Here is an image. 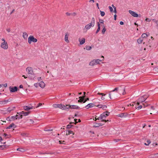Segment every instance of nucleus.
I'll list each match as a JSON object with an SVG mask.
<instances>
[{
	"label": "nucleus",
	"instance_id": "obj_20",
	"mask_svg": "<svg viewBox=\"0 0 158 158\" xmlns=\"http://www.w3.org/2000/svg\"><path fill=\"white\" fill-rule=\"evenodd\" d=\"M98 94L99 95H102V96L101 98V99L102 100H103L105 99V98L104 96L106 95V94H104L103 93H98Z\"/></svg>",
	"mask_w": 158,
	"mask_h": 158
},
{
	"label": "nucleus",
	"instance_id": "obj_33",
	"mask_svg": "<svg viewBox=\"0 0 158 158\" xmlns=\"http://www.w3.org/2000/svg\"><path fill=\"white\" fill-rule=\"evenodd\" d=\"M101 60L99 59H97V60H95V63L96 65L98 64H99V62L101 61Z\"/></svg>",
	"mask_w": 158,
	"mask_h": 158
},
{
	"label": "nucleus",
	"instance_id": "obj_16",
	"mask_svg": "<svg viewBox=\"0 0 158 158\" xmlns=\"http://www.w3.org/2000/svg\"><path fill=\"white\" fill-rule=\"evenodd\" d=\"M39 85L42 88H44L45 86V84L43 81H41L39 83Z\"/></svg>",
	"mask_w": 158,
	"mask_h": 158
},
{
	"label": "nucleus",
	"instance_id": "obj_15",
	"mask_svg": "<svg viewBox=\"0 0 158 158\" xmlns=\"http://www.w3.org/2000/svg\"><path fill=\"white\" fill-rule=\"evenodd\" d=\"M84 94L85 96L83 97H80L79 98H80L79 100H78V102H82L84 99V98L85 97V92H84Z\"/></svg>",
	"mask_w": 158,
	"mask_h": 158
},
{
	"label": "nucleus",
	"instance_id": "obj_28",
	"mask_svg": "<svg viewBox=\"0 0 158 158\" xmlns=\"http://www.w3.org/2000/svg\"><path fill=\"white\" fill-rule=\"evenodd\" d=\"M15 108L14 107H9L7 109V112H10L11 111L13 110Z\"/></svg>",
	"mask_w": 158,
	"mask_h": 158
},
{
	"label": "nucleus",
	"instance_id": "obj_10",
	"mask_svg": "<svg viewBox=\"0 0 158 158\" xmlns=\"http://www.w3.org/2000/svg\"><path fill=\"white\" fill-rule=\"evenodd\" d=\"M9 88L10 92H16L18 90V88L16 86L14 87L10 86Z\"/></svg>",
	"mask_w": 158,
	"mask_h": 158
},
{
	"label": "nucleus",
	"instance_id": "obj_2",
	"mask_svg": "<svg viewBox=\"0 0 158 158\" xmlns=\"http://www.w3.org/2000/svg\"><path fill=\"white\" fill-rule=\"evenodd\" d=\"M95 20L94 18L93 17L92 18L91 23L86 25L84 29L87 31L91 27H94L95 25Z\"/></svg>",
	"mask_w": 158,
	"mask_h": 158
},
{
	"label": "nucleus",
	"instance_id": "obj_46",
	"mask_svg": "<svg viewBox=\"0 0 158 158\" xmlns=\"http://www.w3.org/2000/svg\"><path fill=\"white\" fill-rule=\"evenodd\" d=\"M151 19H148V18H146L145 19V21L146 22H150L151 21Z\"/></svg>",
	"mask_w": 158,
	"mask_h": 158
},
{
	"label": "nucleus",
	"instance_id": "obj_54",
	"mask_svg": "<svg viewBox=\"0 0 158 158\" xmlns=\"http://www.w3.org/2000/svg\"><path fill=\"white\" fill-rule=\"evenodd\" d=\"M129 106H134V105L133 104H129L127 105V107H128Z\"/></svg>",
	"mask_w": 158,
	"mask_h": 158
},
{
	"label": "nucleus",
	"instance_id": "obj_32",
	"mask_svg": "<svg viewBox=\"0 0 158 158\" xmlns=\"http://www.w3.org/2000/svg\"><path fill=\"white\" fill-rule=\"evenodd\" d=\"M148 36V35H147V34H145V33H143L142 34L141 37L143 39V38H144Z\"/></svg>",
	"mask_w": 158,
	"mask_h": 158
},
{
	"label": "nucleus",
	"instance_id": "obj_40",
	"mask_svg": "<svg viewBox=\"0 0 158 158\" xmlns=\"http://www.w3.org/2000/svg\"><path fill=\"white\" fill-rule=\"evenodd\" d=\"M112 6H113V8H114V12L115 13H116V7L115 6H114L113 5H112Z\"/></svg>",
	"mask_w": 158,
	"mask_h": 158
},
{
	"label": "nucleus",
	"instance_id": "obj_60",
	"mask_svg": "<svg viewBox=\"0 0 158 158\" xmlns=\"http://www.w3.org/2000/svg\"><path fill=\"white\" fill-rule=\"evenodd\" d=\"M22 117H23V115H21L19 117H18V118L19 119V118H22Z\"/></svg>",
	"mask_w": 158,
	"mask_h": 158
},
{
	"label": "nucleus",
	"instance_id": "obj_14",
	"mask_svg": "<svg viewBox=\"0 0 158 158\" xmlns=\"http://www.w3.org/2000/svg\"><path fill=\"white\" fill-rule=\"evenodd\" d=\"M97 107L99 108H102L104 110H105L106 108H107V106L106 105H98L97 106Z\"/></svg>",
	"mask_w": 158,
	"mask_h": 158
},
{
	"label": "nucleus",
	"instance_id": "obj_4",
	"mask_svg": "<svg viewBox=\"0 0 158 158\" xmlns=\"http://www.w3.org/2000/svg\"><path fill=\"white\" fill-rule=\"evenodd\" d=\"M53 106L55 108H58L64 110L67 109V105L65 106L64 105L55 104L53 105Z\"/></svg>",
	"mask_w": 158,
	"mask_h": 158
},
{
	"label": "nucleus",
	"instance_id": "obj_49",
	"mask_svg": "<svg viewBox=\"0 0 158 158\" xmlns=\"http://www.w3.org/2000/svg\"><path fill=\"white\" fill-rule=\"evenodd\" d=\"M154 70L155 72H158V68H156L154 69Z\"/></svg>",
	"mask_w": 158,
	"mask_h": 158
},
{
	"label": "nucleus",
	"instance_id": "obj_35",
	"mask_svg": "<svg viewBox=\"0 0 158 158\" xmlns=\"http://www.w3.org/2000/svg\"><path fill=\"white\" fill-rule=\"evenodd\" d=\"M74 134L73 133V131H70V130L69 131H68V132L66 133V135H69L70 134Z\"/></svg>",
	"mask_w": 158,
	"mask_h": 158
},
{
	"label": "nucleus",
	"instance_id": "obj_23",
	"mask_svg": "<svg viewBox=\"0 0 158 158\" xmlns=\"http://www.w3.org/2000/svg\"><path fill=\"white\" fill-rule=\"evenodd\" d=\"M28 35L26 32H24L23 34V37L24 39H26Z\"/></svg>",
	"mask_w": 158,
	"mask_h": 158
},
{
	"label": "nucleus",
	"instance_id": "obj_42",
	"mask_svg": "<svg viewBox=\"0 0 158 158\" xmlns=\"http://www.w3.org/2000/svg\"><path fill=\"white\" fill-rule=\"evenodd\" d=\"M109 8L110 9V11L111 12H112L113 10V8L110 6H109Z\"/></svg>",
	"mask_w": 158,
	"mask_h": 158
},
{
	"label": "nucleus",
	"instance_id": "obj_29",
	"mask_svg": "<svg viewBox=\"0 0 158 158\" xmlns=\"http://www.w3.org/2000/svg\"><path fill=\"white\" fill-rule=\"evenodd\" d=\"M104 124L102 123H96L95 125V127H99L102 126Z\"/></svg>",
	"mask_w": 158,
	"mask_h": 158
},
{
	"label": "nucleus",
	"instance_id": "obj_43",
	"mask_svg": "<svg viewBox=\"0 0 158 158\" xmlns=\"http://www.w3.org/2000/svg\"><path fill=\"white\" fill-rule=\"evenodd\" d=\"M72 126V125L69 124L67 126V128L69 129V128H71Z\"/></svg>",
	"mask_w": 158,
	"mask_h": 158
},
{
	"label": "nucleus",
	"instance_id": "obj_22",
	"mask_svg": "<svg viewBox=\"0 0 158 158\" xmlns=\"http://www.w3.org/2000/svg\"><path fill=\"white\" fill-rule=\"evenodd\" d=\"M98 24V29L96 32V33L97 34L98 33V32L99 31L100 29V24L99 22H98L97 23Z\"/></svg>",
	"mask_w": 158,
	"mask_h": 158
},
{
	"label": "nucleus",
	"instance_id": "obj_64",
	"mask_svg": "<svg viewBox=\"0 0 158 158\" xmlns=\"http://www.w3.org/2000/svg\"><path fill=\"white\" fill-rule=\"evenodd\" d=\"M2 140V138L1 137H0V142Z\"/></svg>",
	"mask_w": 158,
	"mask_h": 158
},
{
	"label": "nucleus",
	"instance_id": "obj_48",
	"mask_svg": "<svg viewBox=\"0 0 158 158\" xmlns=\"http://www.w3.org/2000/svg\"><path fill=\"white\" fill-rule=\"evenodd\" d=\"M34 85L35 87H36L37 88L38 87V85H39V84H38L37 83H36L34 84Z\"/></svg>",
	"mask_w": 158,
	"mask_h": 158
},
{
	"label": "nucleus",
	"instance_id": "obj_7",
	"mask_svg": "<svg viewBox=\"0 0 158 158\" xmlns=\"http://www.w3.org/2000/svg\"><path fill=\"white\" fill-rule=\"evenodd\" d=\"M69 108H71V109H80V107L77 106L67 105V109H69Z\"/></svg>",
	"mask_w": 158,
	"mask_h": 158
},
{
	"label": "nucleus",
	"instance_id": "obj_31",
	"mask_svg": "<svg viewBox=\"0 0 158 158\" xmlns=\"http://www.w3.org/2000/svg\"><path fill=\"white\" fill-rule=\"evenodd\" d=\"M17 150L21 152H24L25 151V149L22 148H18L17 149Z\"/></svg>",
	"mask_w": 158,
	"mask_h": 158
},
{
	"label": "nucleus",
	"instance_id": "obj_45",
	"mask_svg": "<svg viewBox=\"0 0 158 158\" xmlns=\"http://www.w3.org/2000/svg\"><path fill=\"white\" fill-rule=\"evenodd\" d=\"M118 116L121 117H124V114H118Z\"/></svg>",
	"mask_w": 158,
	"mask_h": 158
},
{
	"label": "nucleus",
	"instance_id": "obj_58",
	"mask_svg": "<svg viewBox=\"0 0 158 158\" xmlns=\"http://www.w3.org/2000/svg\"><path fill=\"white\" fill-rule=\"evenodd\" d=\"M6 31L8 32H9L10 31V28H8V29H6Z\"/></svg>",
	"mask_w": 158,
	"mask_h": 158
},
{
	"label": "nucleus",
	"instance_id": "obj_50",
	"mask_svg": "<svg viewBox=\"0 0 158 158\" xmlns=\"http://www.w3.org/2000/svg\"><path fill=\"white\" fill-rule=\"evenodd\" d=\"M37 80L38 81H40L42 80V78L41 77H39L37 78Z\"/></svg>",
	"mask_w": 158,
	"mask_h": 158
},
{
	"label": "nucleus",
	"instance_id": "obj_59",
	"mask_svg": "<svg viewBox=\"0 0 158 158\" xmlns=\"http://www.w3.org/2000/svg\"><path fill=\"white\" fill-rule=\"evenodd\" d=\"M120 24L121 25H123L124 24V23L122 21H120Z\"/></svg>",
	"mask_w": 158,
	"mask_h": 158
},
{
	"label": "nucleus",
	"instance_id": "obj_62",
	"mask_svg": "<svg viewBox=\"0 0 158 158\" xmlns=\"http://www.w3.org/2000/svg\"><path fill=\"white\" fill-rule=\"evenodd\" d=\"M19 88H23V85H20L19 86Z\"/></svg>",
	"mask_w": 158,
	"mask_h": 158
},
{
	"label": "nucleus",
	"instance_id": "obj_3",
	"mask_svg": "<svg viewBox=\"0 0 158 158\" xmlns=\"http://www.w3.org/2000/svg\"><path fill=\"white\" fill-rule=\"evenodd\" d=\"M148 98V97L146 95H143L140 97L137 102V105H139L140 103H142L144 102Z\"/></svg>",
	"mask_w": 158,
	"mask_h": 158
},
{
	"label": "nucleus",
	"instance_id": "obj_8",
	"mask_svg": "<svg viewBox=\"0 0 158 158\" xmlns=\"http://www.w3.org/2000/svg\"><path fill=\"white\" fill-rule=\"evenodd\" d=\"M118 92L120 94H122L123 95H124L125 94L124 87L123 86L119 88Z\"/></svg>",
	"mask_w": 158,
	"mask_h": 158
},
{
	"label": "nucleus",
	"instance_id": "obj_6",
	"mask_svg": "<svg viewBox=\"0 0 158 158\" xmlns=\"http://www.w3.org/2000/svg\"><path fill=\"white\" fill-rule=\"evenodd\" d=\"M28 41L29 44H31L32 42L34 43L36 42L37 41V39L34 38L33 36L30 35L28 38Z\"/></svg>",
	"mask_w": 158,
	"mask_h": 158
},
{
	"label": "nucleus",
	"instance_id": "obj_18",
	"mask_svg": "<svg viewBox=\"0 0 158 158\" xmlns=\"http://www.w3.org/2000/svg\"><path fill=\"white\" fill-rule=\"evenodd\" d=\"M85 39L84 38H82L81 40L79 39V41L80 42V44L81 45L85 43Z\"/></svg>",
	"mask_w": 158,
	"mask_h": 158
},
{
	"label": "nucleus",
	"instance_id": "obj_19",
	"mask_svg": "<svg viewBox=\"0 0 158 158\" xmlns=\"http://www.w3.org/2000/svg\"><path fill=\"white\" fill-rule=\"evenodd\" d=\"M68 36L69 35L68 34V33H66L65 35L64 40L67 43L69 42V41L68 40Z\"/></svg>",
	"mask_w": 158,
	"mask_h": 158
},
{
	"label": "nucleus",
	"instance_id": "obj_12",
	"mask_svg": "<svg viewBox=\"0 0 158 158\" xmlns=\"http://www.w3.org/2000/svg\"><path fill=\"white\" fill-rule=\"evenodd\" d=\"M129 12L130 14L134 17H138V15L137 13L131 10H129Z\"/></svg>",
	"mask_w": 158,
	"mask_h": 158
},
{
	"label": "nucleus",
	"instance_id": "obj_38",
	"mask_svg": "<svg viewBox=\"0 0 158 158\" xmlns=\"http://www.w3.org/2000/svg\"><path fill=\"white\" fill-rule=\"evenodd\" d=\"M106 31V29L105 27H104L102 30V33L103 34H104L105 33V31Z\"/></svg>",
	"mask_w": 158,
	"mask_h": 158
},
{
	"label": "nucleus",
	"instance_id": "obj_57",
	"mask_svg": "<svg viewBox=\"0 0 158 158\" xmlns=\"http://www.w3.org/2000/svg\"><path fill=\"white\" fill-rule=\"evenodd\" d=\"M77 119H74V121H75V124H76L77 123H78V122H77Z\"/></svg>",
	"mask_w": 158,
	"mask_h": 158
},
{
	"label": "nucleus",
	"instance_id": "obj_36",
	"mask_svg": "<svg viewBox=\"0 0 158 158\" xmlns=\"http://www.w3.org/2000/svg\"><path fill=\"white\" fill-rule=\"evenodd\" d=\"M100 11V14L102 16H104L105 15V13L103 11Z\"/></svg>",
	"mask_w": 158,
	"mask_h": 158
},
{
	"label": "nucleus",
	"instance_id": "obj_25",
	"mask_svg": "<svg viewBox=\"0 0 158 158\" xmlns=\"http://www.w3.org/2000/svg\"><path fill=\"white\" fill-rule=\"evenodd\" d=\"M21 135L23 137H28L29 136V134L27 133H21Z\"/></svg>",
	"mask_w": 158,
	"mask_h": 158
},
{
	"label": "nucleus",
	"instance_id": "obj_51",
	"mask_svg": "<svg viewBox=\"0 0 158 158\" xmlns=\"http://www.w3.org/2000/svg\"><path fill=\"white\" fill-rule=\"evenodd\" d=\"M142 106L140 105L138 107V109H141L142 108Z\"/></svg>",
	"mask_w": 158,
	"mask_h": 158
},
{
	"label": "nucleus",
	"instance_id": "obj_37",
	"mask_svg": "<svg viewBox=\"0 0 158 158\" xmlns=\"http://www.w3.org/2000/svg\"><path fill=\"white\" fill-rule=\"evenodd\" d=\"M91 49V47L89 46H87L86 47V49L87 50H90Z\"/></svg>",
	"mask_w": 158,
	"mask_h": 158
},
{
	"label": "nucleus",
	"instance_id": "obj_53",
	"mask_svg": "<svg viewBox=\"0 0 158 158\" xmlns=\"http://www.w3.org/2000/svg\"><path fill=\"white\" fill-rule=\"evenodd\" d=\"M2 86H4L5 87H6L7 85V83H5L4 85H2Z\"/></svg>",
	"mask_w": 158,
	"mask_h": 158
},
{
	"label": "nucleus",
	"instance_id": "obj_34",
	"mask_svg": "<svg viewBox=\"0 0 158 158\" xmlns=\"http://www.w3.org/2000/svg\"><path fill=\"white\" fill-rule=\"evenodd\" d=\"M6 145H0V149L2 150L4 149L6 147Z\"/></svg>",
	"mask_w": 158,
	"mask_h": 158
},
{
	"label": "nucleus",
	"instance_id": "obj_21",
	"mask_svg": "<svg viewBox=\"0 0 158 158\" xmlns=\"http://www.w3.org/2000/svg\"><path fill=\"white\" fill-rule=\"evenodd\" d=\"M89 65L90 66H93L96 65L95 60H94L91 61L89 63Z\"/></svg>",
	"mask_w": 158,
	"mask_h": 158
},
{
	"label": "nucleus",
	"instance_id": "obj_47",
	"mask_svg": "<svg viewBox=\"0 0 158 158\" xmlns=\"http://www.w3.org/2000/svg\"><path fill=\"white\" fill-rule=\"evenodd\" d=\"M99 22L101 23H103L104 22V21L102 19H100Z\"/></svg>",
	"mask_w": 158,
	"mask_h": 158
},
{
	"label": "nucleus",
	"instance_id": "obj_55",
	"mask_svg": "<svg viewBox=\"0 0 158 158\" xmlns=\"http://www.w3.org/2000/svg\"><path fill=\"white\" fill-rule=\"evenodd\" d=\"M42 105V104L41 103H39L38 105V106H37L36 107V108H37V107H38L40 106H41V105Z\"/></svg>",
	"mask_w": 158,
	"mask_h": 158
},
{
	"label": "nucleus",
	"instance_id": "obj_11",
	"mask_svg": "<svg viewBox=\"0 0 158 158\" xmlns=\"http://www.w3.org/2000/svg\"><path fill=\"white\" fill-rule=\"evenodd\" d=\"M18 118V115H16L14 116H11L10 118H8L7 119V120H9L10 121H12L15 120V119H16Z\"/></svg>",
	"mask_w": 158,
	"mask_h": 158
},
{
	"label": "nucleus",
	"instance_id": "obj_24",
	"mask_svg": "<svg viewBox=\"0 0 158 158\" xmlns=\"http://www.w3.org/2000/svg\"><path fill=\"white\" fill-rule=\"evenodd\" d=\"M30 113V112L27 111L26 112H24L23 111H22L21 112V114H23L24 116H26L27 115Z\"/></svg>",
	"mask_w": 158,
	"mask_h": 158
},
{
	"label": "nucleus",
	"instance_id": "obj_1",
	"mask_svg": "<svg viewBox=\"0 0 158 158\" xmlns=\"http://www.w3.org/2000/svg\"><path fill=\"white\" fill-rule=\"evenodd\" d=\"M110 114V112H108L107 111H106V112L103 113L97 119L96 118H95V120L97 119H101V122H106L107 121H109V120H106L105 119V118L106 117L108 116Z\"/></svg>",
	"mask_w": 158,
	"mask_h": 158
},
{
	"label": "nucleus",
	"instance_id": "obj_63",
	"mask_svg": "<svg viewBox=\"0 0 158 158\" xmlns=\"http://www.w3.org/2000/svg\"><path fill=\"white\" fill-rule=\"evenodd\" d=\"M52 131V129H48V130H45V131Z\"/></svg>",
	"mask_w": 158,
	"mask_h": 158
},
{
	"label": "nucleus",
	"instance_id": "obj_27",
	"mask_svg": "<svg viewBox=\"0 0 158 158\" xmlns=\"http://www.w3.org/2000/svg\"><path fill=\"white\" fill-rule=\"evenodd\" d=\"M8 102V101L2 100L0 101V104H5Z\"/></svg>",
	"mask_w": 158,
	"mask_h": 158
},
{
	"label": "nucleus",
	"instance_id": "obj_9",
	"mask_svg": "<svg viewBox=\"0 0 158 158\" xmlns=\"http://www.w3.org/2000/svg\"><path fill=\"white\" fill-rule=\"evenodd\" d=\"M26 71L29 74L33 75V74L32 68L31 67H27L26 69Z\"/></svg>",
	"mask_w": 158,
	"mask_h": 158
},
{
	"label": "nucleus",
	"instance_id": "obj_13",
	"mask_svg": "<svg viewBox=\"0 0 158 158\" xmlns=\"http://www.w3.org/2000/svg\"><path fill=\"white\" fill-rule=\"evenodd\" d=\"M94 106H95V105H94V104L93 103H91L88 104L86 106H85V108L86 109H89V108L93 107Z\"/></svg>",
	"mask_w": 158,
	"mask_h": 158
},
{
	"label": "nucleus",
	"instance_id": "obj_61",
	"mask_svg": "<svg viewBox=\"0 0 158 158\" xmlns=\"http://www.w3.org/2000/svg\"><path fill=\"white\" fill-rule=\"evenodd\" d=\"M15 11V10L14 9H13L12 10V11L10 13V14H11L13 13Z\"/></svg>",
	"mask_w": 158,
	"mask_h": 158
},
{
	"label": "nucleus",
	"instance_id": "obj_39",
	"mask_svg": "<svg viewBox=\"0 0 158 158\" xmlns=\"http://www.w3.org/2000/svg\"><path fill=\"white\" fill-rule=\"evenodd\" d=\"M150 143V140H148L147 141V143H145L144 144L146 145H148Z\"/></svg>",
	"mask_w": 158,
	"mask_h": 158
},
{
	"label": "nucleus",
	"instance_id": "obj_17",
	"mask_svg": "<svg viewBox=\"0 0 158 158\" xmlns=\"http://www.w3.org/2000/svg\"><path fill=\"white\" fill-rule=\"evenodd\" d=\"M32 106H25L23 107L24 109L26 110H28L30 109H32Z\"/></svg>",
	"mask_w": 158,
	"mask_h": 158
},
{
	"label": "nucleus",
	"instance_id": "obj_5",
	"mask_svg": "<svg viewBox=\"0 0 158 158\" xmlns=\"http://www.w3.org/2000/svg\"><path fill=\"white\" fill-rule=\"evenodd\" d=\"M1 40L3 41V42L1 43V47L4 49H7L8 48V45L7 42L3 38Z\"/></svg>",
	"mask_w": 158,
	"mask_h": 158
},
{
	"label": "nucleus",
	"instance_id": "obj_56",
	"mask_svg": "<svg viewBox=\"0 0 158 158\" xmlns=\"http://www.w3.org/2000/svg\"><path fill=\"white\" fill-rule=\"evenodd\" d=\"M116 14L114 15V19L116 20Z\"/></svg>",
	"mask_w": 158,
	"mask_h": 158
},
{
	"label": "nucleus",
	"instance_id": "obj_44",
	"mask_svg": "<svg viewBox=\"0 0 158 158\" xmlns=\"http://www.w3.org/2000/svg\"><path fill=\"white\" fill-rule=\"evenodd\" d=\"M28 121L30 123H33L34 122V121L32 119H30Z\"/></svg>",
	"mask_w": 158,
	"mask_h": 158
},
{
	"label": "nucleus",
	"instance_id": "obj_26",
	"mask_svg": "<svg viewBox=\"0 0 158 158\" xmlns=\"http://www.w3.org/2000/svg\"><path fill=\"white\" fill-rule=\"evenodd\" d=\"M15 124L13 123H12L7 127V129H10L12 127H15Z\"/></svg>",
	"mask_w": 158,
	"mask_h": 158
},
{
	"label": "nucleus",
	"instance_id": "obj_30",
	"mask_svg": "<svg viewBox=\"0 0 158 158\" xmlns=\"http://www.w3.org/2000/svg\"><path fill=\"white\" fill-rule=\"evenodd\" d=\"M143 40V39L142 38L140 37L137 40V42L139 44H141L142 43Z\"/></svg>",
	"mask_w": 158,
	"mask_h": 158
},
{
	"label": "nucleus",
	"instance_id": "obj_41",
	"mask_svg": "<svg viewBox=\"0 0 158 158\" xmlns=\"http://www.w3.org/2000/svg\"><path fill=\"white\" fill-rule=\"evenodd\" d=\"M119 89V88H116L114 90H112L111 92H114L115 91H117L118 90V91Z\"/></svg>",
	"mask_w": 158,
	"mask_h": 158
},
{
	"label": "nucleus",
	"instance_id": "obj_52",
	"mask_svg": "<svg viewBox=\"0 0 158 158\" xmlns=\"http://www.w3.org/2000/svg\"><path fill=\"white\" fill-rule=\"evenodd\" d=\"M89 100V98H87L86 99L83 101V103H85L86 101H87L88 100Z\"/></svg>",
	"mask_w": 158,
	"mask_h": 158
}]
</instances>
